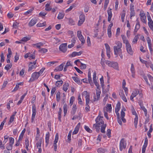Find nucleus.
Masks as SVG:
<instances>
[{
	"instance_id": "nucleus-26",
	"label": "nucleus",
	"mask_w": 153,
	"mask_h": 153,
	"mask_svg": "<svg viewBox=\"0 0 153 153\" xmlns=\"http://www.w3.org/2000/svg\"><path fill=\"white\" fill-rule=\"evenodd\" d=\"M107 151V150L102 148H100L98 149L97 152L98 153H105Z\"/></svg>"
},
{
	"instance_id": "nucleus-38",
	"label": "nucleus",
	"mask_w": 153,
	"mask_h": 153,
	"mask_svg": "<svg viewBox=\"0 0 153 153\" xmlns=\"http://www.w3.org/2000/svg\"><path fill=\"white\" fill-rule=\"evenodd\" d=\"M107 111L109 112L111 111L112 107L111 104H107L106 105Z\"/></svg>"
},
{
	"instance_id": "nucleus-63",
	"label": "nucleus",
	"mask_w": 153,
	"mask_h": 153,
	"mask_svg": "<svg viewBox=\"0 0 153 153\" xmlns=\"http://www.w3.org/2000/svg\"><path fill=\"white\" fill-rule=\"evenodd\" d=\"M47 14V13L46 12H41L39 14V16L41 17H43L45 16L46 14Z\"/></svg>"
},
{
	"instance_id": "nucleus-19",
	"label": "nucleus",
	"mask_w": 153,
	"mask_h": 153,
	"mask_svg": "<svg viewBox=\"0 0 153 153\" xmlns=\"http://www.w3.org/2000/svg\"><path fill=\"white\" fill-rule=\"evenodd\" d=\"M108 10H107V13L108 15V20L109 22H110L111 18L112 16V13L111 9V8H108Z\"/></svg>"
},
{
	"instance_id": "nucleus-22",
	"label": "nucleus",
	"mask_w": 153,
	"mask_h": 153,
	"mask_svg": "<svg viewBox=\"0 0 153 153\" xmlns=\"http://www.w3.org/2000/svg\"><path fill=\"white\" fill-rule=\"evenodd\" d=\"M49 137H50V134L49 132H48L46 134V136H45V142L46 143V147H47L48 146V145L49 143Z\"/></svg>"
},
{
	"instance_id": "nucleus-13",
	"label": "nucleus",
	"mask_w": 153,
	"mask_h": 153,
	"mask_svg": "<svg viewBox=\"0 0 153 153\" xmlns=\"http://www.w3.org/2000/svg\"><path fill=\"white\" fill-rule=\"evenodd\" d=\"M32 114L31 117V122L33 123L34 120L35 115L36 114V110L35 105H33L32 108Z\"/></svg>"
},
{
	"instance_id": "nucleus-55",
	"label": "nucleus",
	"mask_w": 153,
	"mask_h": 153,
	"mask_svg": "<svg viewBox=\"0 0 153 153\" xmlns=\"http://www.w3.org/2000/svg\"><path fill=\"white\" fill-rule=\"evenodd\" d=\"M8 53L7 55V58L10 57V55L12 54V53L11 51V49L10 48H8Z\"/></svg>"
},
{
	"instance_id": "nucleus-42",
	"label": "nucleus",
	"mask_w": 153,
	"mask_h": 153,
	"mask_svg": "<svg viewBox=\"0 0 153 153\" xmlns=\"http://www.w3.org/2000/svg\"><path fill=\"white\" fill-rule=\"evenodd\" d=\"M42 143V139H40L36 143V145L37 148L41 147Z\"/></svg>"
},
{
	"instance_id": "nucleus-27",
	"label": "nucleus",
	"mask_w": 153,
	"mask_h": 153,
	"mask_svg": "<svg viewBox=\"0 0 153 153\" xmlns=\"http://www.w3.org/2000/svg\"><path fill=\"white\" fill-rule=\"evenodd\" d=\"M35 68V66L34 65H32V62H30L28 65V71H31Z\"/></svg>"
},
{
	"instance_id": "nucleus-40",
	"label": "nucleus",
	"mask_w": 153,
	"mask_h": 153,
	"mask_svg": "<svg viewBox=\"0 0 153 153\" xmlns=\"http://www.w3.org/2000/svg\"><path fill=\"white\" fill-rule=\"evenodd\" d=\"M63 83V82L62 80L57 81L56 83V85L57 87H59L62 85Z\"/></svg>"
},
{
	"instance_id": "nucleus-50",
	"label": "nucleus",
	"mask_w": 153,
	"mask_h": 153,
	"mask_svg": "<svg viewBox=\"0 0 153 153\" xmlns=\"http://www.w3.org/2000/svg\"><path fill=\"white\" fill-rule=\"evenodd\" d=\"M62 109L61 108H60L59 111L58 112V119L60 121H61V113L62 112Z\"/></svg>"
},
{
	"instance_id": "nucleus-12",
	"label": "nucleus",
	"mask_w": 153,
	"mask_h": 153,
	"mask_svg": "<svg viewBox=\"0 0 153 153\" xmlns=\"http://www.w3.org/2000/svg\"><path fill=\"white\" fill-rule=\"evenodd\" d=\"M67 44L66 43L62 44L59 47V50L63 53H65L67 49Z\"/></svg>"
},
{
	"instance_id": "nucleus-14",
	"label": "nucleus",
	"mask_w": 153,
	"mask_h": 153,
	"mask_svg": "<svg viewBox=\"0 0 153 153\" xmlns=\"http://www.w3.org/2000/svg\"><path fill=\"white\" fill-rule=\"evenodd\" d=\"M126 46V48L127 52L130 55H132L133 53V51L132 50L131 45L130 43L127 44Z\"/></svg>"
},
{
	"instance_id": "nucleus-52",
	"label": "nucleus",
	"mask_w": 153,
	"mask_h": 153,
	"mask_svg": "<svg viewBox=\"0 0 153 153\" xmlns=\"http://www.w3.org/2000/svg\"><path fill=\"white\" fill-rule=\"evenodd\" d=\"M141 109L144 111V114L145 116H147V111L146 109L143 106H142V107H140Z\"/></svg>"
},
{
	"instance_id": "nucleus-33",
	"label": "nucleus",
	"mask_w": 153,
	"mask_h": 153,
	"mask_svg": "<svg viewBox=\"0 0 153 153\" xmlns=\"http://www.w3.org/2000/svg\"><path fill=\"white\" fill-rule=\"evenodd\" d=\"M63 108L64 115L65 116L66 115L68 111L67 105L66 104H65L63 106Z\"/></svg>"
},
{
	"instance_id": "nucleus-28",
	"label": "nucleus",
	"mask_w": 153,
	"mask_h": 153,
	"mask_svg": "<svg viewBox=\"0 0 153 153\" xmlns=\"http://www.w3.org/2000/svg\"><path fill=\"white\" fill-rule=\"evenodd\" d=\"M142 77H143V78L144 79L145 81H146V84L147 85H149V86H150V85L149 83V82H148V79H147L146 76H145L144 73H143V72H142Z\"/></svg>"
},
{
	"instance_id": "nucleus-36",
	"label": "nucleus",
	"mask_w": 153,
	"mask_h": 153,
	"mask_svg": "<svg viewBox=\"0 0 153 153\" xmlns=\"http://www.w3.org/2000/svg\"><path fill=\"white\" fill-rule=\"evenodd\" d=\"M48 51V50L47 49L42 48H40L38 51L41 53H44L47 52Z\"/></svg>"
},
{
	"instance_id": "nucleus-8",
	"label": "nucleus",
	"mask_w": 153,
	"mask_h": 153,
	"mask_svg": "<svg viewBox=\"0 0 153 153\" xmlns=\"http://www.w3.org/2000/svg\"><path fill=\"white\" fill-rule=\"evenodd\" d=\"M147 16L148 20V25L150 29L153 30V21L152 19L150 14L148 12H147Z\"/></svg>"
},
{
	"instance_id": "nucleus-64",
	"label": "nucleus",
	"mask_w": 153,
	"mask_h": 153,
	"mask_svg": "<svg viewBox=\"0 0 153 153\" xmlns=\"http://www.w3.org/2000/svg\"><path fill=\"white\" fill-rule=\"evenodd\" d=\"M7 145L6 147V148L8 151H9L11 150L12 149L13 146L9 144H7Z\"/></svg>"
},
{
	"instance_id": "nucleus-3",
	"label": "nucleus",
	"mask_w": 153,
	"mask_h": 153,
	"mask_svg": "<svg viewBox=\"0 0 153 153\" xmlns=\"http://www.w3.org/2000/svg\"><path fill=\"white\" fill-rule=\"evenodd\" d=\"M131 111L132 114L135 116V117L134 119V124L135 128H136L137 127L138 118L136 111L133 106H132L131 108Z\"/></svg>"
},
{
	"instance_id": "nucleus-53",
	"label": "nucleus",
	"mask_w": 153,
	"mask_h": 153,
	"mask_svg": "<svg viewBox=\"0 0 153 153\" xmlns=\"http://www.w3.org/2000/svg\"><path fill=\"white\" fill-rule=\"evenodd\" d=\"M9 140L10 141L9 144L13 146L14 143V138L12 137H10L9 138Z\"/></svg>"
},
{
	"instance_id": "nucleus-4",
	"label": "nucleus",
	"mask_w": 153,
	"mask_h": 153,
	"mask_svg": "<svg viewBox=\"0 0 153 153\" xmlns=\"http://www.w3.org/2000/svg\"><path fill=\"white\" fill-rule=\"evenodd\" d=\"M40 75L36 72H33L31 75V77L29 81V82H31L38 79Z\"/></svg>"
},
{
	"instance_id": "nucleus-45",
	"label": "nucleus",
	"mask_w": 153,
	"mask_h": 153,
	"mask_svg": "<svg viewBox=\"0 0 153 153\" xmlns=\"http://www.w3.org/2000/svg\"><path fill=\"white\" fill-rule=\"evenodd\" d=\"M88 81L89 83L91 84L92 82L91 77V73L90 71H89L88 73Z\"/></svg>"
},
{
	"instance_id": "nucleus-16",
	"label": "nucleus",
	"mask_w": 153,
	"mask_h": 153,
	"mask_svg": "<svg viewBox=\"0 0 153 153\" xmlns=\"http://www.w3.org/2000/svg\"><path fill=\"white\" fill-rule=\"evenodd\" d=\"M146 40L147 43L148 44L149 48L151 54H152L153 50L152 48V45L151 43V40L149 37H147Z\"/></svg>"
},
{
	"instance_id": "nucleus-9",
	"label": "nucleus",
	"mask_w": 153,
	"mask_h": 153,
	"mask_svg": "<svg viewBox=\"0 0 153 153\" xmlns=\"http://www.w3.org/2000/svg\"><path fill=\"white\" fill-rule=\"evenodd\" d=\"M140 16L141 22L145 24H147L146 17L145 15V13L143 12H140Z\"/></svg>"
},
{
	"instance_id": "nucleus-21",
	"label": "nucleus",
	"mask_w": 153,
	"mask_h": 153,
	"mask_svg": "<svg viewBox=\"0 0 153 153\" xmlns=\"http://www.w3.org/2000/svg\"><path fill=\"white\" fill-rule=\"evenodd\" d=\"M80 125V123H79L76 126L73 132V134H76L78 133L79 130Z\"/></svg>"
},
{
	"instance_id": "nucleus-32",
	"label": "nucleus",
	"mask_w": 153,
	"mask_h": 153,
	"mask_svg": "<svg viewBox=\"0 0 153 153\" xmlns=\"http://www.w3.org/2000/svg\"><path fill=\"white\" fill-rule=\"evenodd\" d=\"M43 44L41 42H38L36 44H33V46H35L37 48H40V47L43 45Z\"/></svg>"
},
{
	"instance_id": "nucleus-37",
	"label": "nucleus",
	"mask_w": 153,
	"mask_h": 153,
	"mask_svg": "<svg viewBox=\"0 0 153 153\" xmlns=\"http://www.w3.org/2000/svg\"><path fill=\"white\" fill-rule=\"evenodd\" d=\"M65 16V14L63 13H59L57 17V19H62Z\"/></svg>"
},
{
	"instance_id": "nucleus-20",
	"label": "nucleus",
	"mask_w": 153,
	"mask_h": 153,
	"mask_svg": "<svg viewBox=\"0 0 153 153\" xmlns=\"http://www.w3.org/2000/svg\"><path fill=\"white\" fill-rule=\"evenodd\" d=\"M64 64L63 63L61 64L59 66L57 67L55 69L54 71H62L63 68L64 66Z\"/></svg>"
},
{
	"instance_id": "nucleus-61",
	"label": "nucleus",
	"mask_w": 153,
	"mask_h": 153,
	"mask_svg": "<svg viewBox=\"0 0 153 153\" xmlns=\"http://www.w3.org/2000/svg\"><path fill=\"white\" fill-rule=\"evenodd\" d=\"M0 56L1 57V62H4V53H3L2 52L1 53V55H0Z\"/></svg>"
},
{
	"instance_id": "nucleus-57",
	"label": "nucleus",
	"mask_w": 153,
	"mask_h": 153,
	"mask_svg": "<svg viewBox=\"0 0 153 153\" xmlns=\"http://www.w3.org/2000/svg\"><path fill=\"white\" fill-rule=\"evenodd\" d=\"M105 45L106 50V51H111L110 47L108 44H105Z\"/></svg>"
},
{
	"instance_id": "nucleus-18",
	"label": "nucleus",
	"mask_w": 153,
	"mask_h": 153,
	"mask_svg": "<svg viewBox=\"0 0 153 153\" xmlns=\"http://www.w3.org/2000/svg\"><path fill=\"white\" fill-rule=\"evenodd\" d=\"M37 22V20L35 18H33L28 23V26L31 27L35 25Z\"/></svg>"
},
{
	"instance_id": "nucleus-43",
	"label": "nucleus",
	"mask_w": 153,
	"mask_h": 153,
	"mask_svg": "<svg viewBox=\"0 0 153 153\" xmlns=\"http://www.w3.org/2000/svg\"><path fill=\"white\" fill-rule=\"evenodd\" d=\"M140 35L138 34L135 36L132 42L134 43H136L137 42V40L139 38L138 36H140Z\"/></svg>"
},
{
	"instance_id": "nucleus-31",
	"label": "nucleus",
	"mask_w": 153,
	"mask_h": 153,
	"mask_svg": "<svg viewBox=\"0 0 153 153\" xmlns=\"http://www.w3.org/2000/svg\"><path fill=\"white\" fill-rule=\"evenodd\" d=\"M121 36L123 40V42L124 43L126 44V45L127 44L129 43L128 41L126 39V38L125 36L122 35Z\"/></svg>"
},
{
	"instance_id": "nucleus-23",
	"label": "nucleus",
	"mask_w": 153,
	"mask_h": 153,
	"mask_svg": "<svg viewBox=\"0 0 153 153\" xmlns=\"http://www.w3.org/2000/svg\"><path fill=\"white\" fill-rule=\"evenodd\" d=\"M72 78L74 80L76 83H77L78 84H82V80H80L79 79L76 77L73 76L72 77Z\"/></svg>"
},
{
	"instance_id": "nucleus-24",
	"label": "nucleus",
	"mask_w": 153,
	"mask_h": 153,
	"mask_svg": "<svg viewBox=\"0 0 153 153\" xmlns=\"http://www.w3.org/2000/svg\"><path fill=\"white\" fill-rule=\"evenodd\" d=\"M82 51H80L79 52H73L71 56V57H74L76 56H80L82 53Z\"/></svg>"
},
{
	"instance_id": "nucleus-30",
	"label": "nucleus",
	"mask_w": 153,
	"mask_h": 153,
	"mask_svg": "<svg viewBox=\"0 0 153 153\" xmlns=\"http://www.w3.org/2000/svg\"><path fill=\"white\" fill-rule=\"evenodd\" d=\"M26 131V129L25 128L22 131V132L21 133L20 135L19 139V140H22V139L23 138L24 134Z\"/></svg>"
},
{
	"instance_id": "nucleus-44",
	"label": "nucleus",
	"mask_w": 153,
	"mask_h": 153,
	"mask_svg": "<svg viewBox=\"0 0 153 153\" xmlns=\"http://www.w3.org/2000/svg\"><path fill=\"white\" fill-rule=\"evenodd\" d=\"M79 40L81 42V44L83 45L85 42V40L83 36H80L79 38H78Z\"/></svg>"
},
{
	"instance_id": "nucleus-47",
	"label": "nucleus",
	"mask_w": 153,
	"mask_h": 153,
	"mask_svg": "<svg viewBox=\"0 0 153 153\" xmlns=\"http://www.w3.org/2000/svg\"><path fill=\"white\" fill-rule=\"evenodd\" d=\"M30 37H27V36H25L22 38L21 41L23 42H26L30 40Z\"/></svg>"
},
{
	"instance_id": "nucleus-56",
	"label": "nucleus",
	"mask_w": 153,
	"mask_h": 153,
	"mask_svg": "<svg viewBox=\"0 0 153 153\" xmlns=\"http://www.w3.org/2000/svg\"><path fill=\"white\" fill-rule=\"evenodd\" d=\"M84 128L88 132L91 133L92 132V131L87 126H84Z\"/></svg>"
},
{
	"instance_id": "nucleus-60",
	"label": "nucleus",
	"mask_w": 153,
	"mask_h": 153,
	"mask_svg": "<svg viewBox=\"0 0 153 153\" xmlns=\"http://www.w3.org/2000/svg\"><path fill=\"white\" fill-rule=\"evenodd\" d=\"M75 100V97L74 96H72L71 97L70 100V104L71 105L73 104L74 101Z\"/></svg>"
},
{
	"instance_id": "nucleus-39",
	"label": "nucleus",
	"mask_w": 153,
	"mask_h": 153,
	"mask_svg": "<svg viewBox=\"0 0 153 153\" xmlns=\"http://www.w3.org/2000/svg\"><path fill=\"white\" fill-rule=\"evenodd\" d=\"M100 126L96 124H94L93 125V127L95 128L96 131L97 132H99L100 129Z\"/></svg>"
},
{
	"instance_id": "nucleus-48",
	"label": "nucleus",
	"mask_w": 153,
	"mask_h": 153,
	"mask_svg": "<svg viewBox=\"0 0 153 153\" xmlns=\"http://www.w3.org/2000/svg\"><path fill=\"white\" fill-rule=\"evenodd\" d=\"M46 23L45 22H44L43 23H39L37 24L36 26L37 27H40L46 25Z\"/></svg>"
},
{
	"instance_id": "nucleus-34",
	"label": "nucleus",
	"mask_w": 153,
	"mask_h": 153,
	"mask_svg": "<svg viewBox=\"0 0 153 153\" xmlns=\"http://www.w3.org/2000/svg\"><path fill=\"white\" fill-rule=\"evenodd\" d=\"M69 87V84L68 83H65L63 86V90L66 92L68 88Z\"/></svg>"
},
{
	"instance_id": "nucleus-41",
	"label": "nucleus",
	"mask_w": 153,
	"mask_h": 153,
	"mask_svg": "<svg viewBox=\"0 0 153 153\" xmlns=\"http://www.w3.org/2000/svg\"><path fill=\"white\" fill-rule=\"evenodd\" d=\"M50 3H47L45 6V10L47 11H50L51 10V8L50 6Z\"/></svg>"
},
{
	"instance_id": "nucleus-5",
	"label": "nucleus",
	"mask_w": 153,
	"mask_h": 153,
	"mask_svg": "<svg viewBox=\"0 0 153 153\" xmlns=\"http://www.w3.org/2000/svg\"><path fill=\"white\" fill-rule=\"evenodd\" d=\"M126 141L123 138H122L120 142V150L121 151L124 149L126 148Z\"/></svg>"
},
{
	"instance_id": "nucleus-58",
	"label": "nucleus",
	"mask_w": 153,
	"mask_h": 153,
	"mask_svg": "<svg viewBox=\"0 0 153 153\" xmlns=\"http://www.w3.org/2000/svg\"><path fill=\"white\" fill-rule=\"evenodd\" d=\"M77 99L78 101V103L80 105H82V101L81 98V95L80 94H79Z\"/></svg>"
},
{
	"instance_id": "nucleus-51",
	"label": "nucleus",
	"mask_w": 153,
	"mask_h": 153,
	"mask_svg": "<svg viewBox=\"0 0 153 153\" xmlns=\"http://www.w3.org/2000/svg\"><path fill=\"white\" fill-rule=\"evenodd\" d=\"M60 92H58L56 94V100L59 102L60 100Z\"/></svg>"
},
{
	"instance_id": "nucleus-6",
	"label": "nucleus",
	"mask_w": 153,
	"mask_h": 153,
	"mask_svg": "<svg viewBox=\"0 0 153 153\" xmlns=\"http://www.w3.org/2000/svg\"><path fill=\"white\" fill-rule=\"evenodd\" d=\"M96 95L97 98H96V96L94 94V95L93 97L94 100H91V101L92 102H94L95 101H97L100 99V94H101V91L100 89H99V88L98 89H97L96 90Z\"/></svg>"
},
{
	"instance_id": "nucleus-7",
	"label": "nucleus",
	"mask_w": 153,
	"mask_h": 153,
	"mask_svg": "<svg viewBox=\"0 0 153 153\" xmlns=\"http://www.w3.org/2000/svg\"><path fill=\"white\" fill-rule=\"evenodd\" d=\"M82 96H85L86 100V105H88L90 102V94L86 91H83L82 94Z\"/></svg>"
},
{
	"instance_id": "nucleus-35",
	"label": "nucleus",
	"mask_w": 153,
	"mask_h": 153,
	"mask_svg": "<svg viewBox=\"0 0 153 153\" xmlns=\"http://www.w3.org/2000/svg\"><path fill=\"white\" fill-rule=\"evenodd\" d=\"M106 126V124H105L102 125V126H100V127H101L100 129L101 132L102 133H105V129Z\"/></svg>"
},
{
	"instance_id": "nucleus-1",
	"label": "nucleus",
	"mask_w": 153,
	"mask_h": 153,
	"mask_svg": "<svg viewBox=\"0 0 153 153\" xmlns=\"http://www.w3.org/2000/svg\"><path fill=\"white\" fill-rule=\"evenodd\" d=\"M116 45L114 47V50L115 55L116 57L118 56V55L120 56L121 59L123 58V55L121 48L122 46V43L119 41L117 42L116 43Z\"/></svg>"
},
{
	"instance_id": "nucleus-54",
	"label": "nucleus",
	"mask_w": 153,
	"mask_h": 153,
	"mask_svg": "<svg viewBox=\"0 0 153 153\" xmlns=\"http://www.w3.org/2000/svg\"><path fill=\"white\" fill-rule=\"evenodd\" d=\"M71 131H70L68 135V142L70 143L71 141Z\"/></svg>"
},
{
	"instance_id": "nucleus-15",
	"label": "nucleus",
	"mask_w": 153,
	"mask_h": 153,
	"mask_svg": "<svg viewBox=\"0 0 153 153\" xmlns=\"http://www.w3.org/2000/svg\"><path fill=\"white\" fill-rule=\"evenodd\" d=\"M137 22L134 31V34L135 35L137 30L139 29L140 27V23L138 18L136 20Z\"/></svg>"
},
{
	"instance_id": "nucleus-62",
	"label": "nucleus",
	"mask_w": 153,
	"mask_h": 153,
	"mask_svg": "<svg viewBox=\"0 0 153 153\" xmlns=\"http://www.w3.org/2000/svg\"><path fill=\"white\" fill-rule=\"evenodd\" d=\"M147 76L150 82H153V77H152L149 74H148Z\"/></svg>"
},
{
	"instance_id": "nucleus-49",
	"label": "nucleus",
	"mask_w": 153,
	"mask_h": 153,
	"mask_svg": "<svg viewBox=\"0 0 153 153\" xmlns=\"http://www.w3.org/2000/svg\"><path fill=\"white\" fill-rule=\"evenodd\" d=\"M12 64L11 63H10V64H7L4 67V69L6 70L7 71H8L12 67Z\"/></svg>"
},
{
	"instance_id": "nucleus-10",
	"label": "nucleus",
	"mask_w": 153,
	"mask_h": 153,
	"mask_svg": "<svg viewBox=\"0 0 153 153\" xmlns=\"http://www.w3.org/2000/svg\"><path fill=\"white\" fill-rule=\"evenodd\" d=\"M79 20L78 22V25L79 26H81L85 20V16L83 14H81L79 16Z\"/></svg>"
},
{
	"instance_id": "nucleus-25",
	"label": "nucleus",
	"mask_w": 153,
	"mask_h": 153,
	"mask_svg": "<svg viewBox=\"0 0 153 153\" xmlns=\"http://www.w3.org/2000/svg\"><path fill=\"white\" fill-rule=\"evenodd\" d=\"M131 76L133 78H135V69L133 64H131Z\"/></svg>"
},
{
	"instance_id": "nucleus-11",
	"label": "nucleus",
	"mask_w": 153,
	"mask_h": 153,
	"mask_svg": "<svg viewBox=\"0 0 153 153\" xmlns=\"http://www.w3.org/2000/svg\"><path fill=\"white\" fill-rule=\"evenodd\" d=\"M140 92L139 90L138 89H136L133 91L130 96V99L132 101H134V98L136 96L139 94Z\"/></svg>"
},
{
	"instance_id": "nucleus-17",
	"label": "nucleus",
	"mask_w": 153,
	"mask_h": 153,
	"mask_svg": "<svg viewBox=\"0 0 153 153\" xmlns=\"http://www.w3.org/2000/svg\"><path fill=\"white\" fill-rule=\"evenodd\" d=\"M95 121L96 123V124L100 126L105 124L103 120L102 119H100V118H99V116H98L96 118Z\"/></svg>"
},
{
	"instance_id": "nucleus-29",
	"label": "nucleus",
	"mask_w": 153,
	"mask_h": 153,
	"mask_svg": "<svg viewBox=\"0 0 153 153\" xmlns=\"http://www.w3.org/2000/svg\"><path fill=\"white\" fill-rule=\"evenodd\" d=\"M120 108V102H118L117 104L116 107L115 108V112L117 113L118 112Z\"/></svg>"
},
{
	"instance_id": "nucleus-2",
	"label": "nucleus",
	"mask_w": 153,
	"mask_h": 153,
	"mask_svg": "<svg viewBox=\"0 0 153 153\" xmlns=\"http://www.w3.org/2000/svg\"><path fill=\"white\" fill-rule=\"evenodd\" d=\"M105 63L109 67H112L117 70H119L118 64L117 62L106 60L105 61Z\"/></svg>"
},
{
	"instance_id": "nucleus-46",
	"label": "nucleus",
	"mask_w": 153,
	"mask_h": 153,
	"mask_svg": "<svg viewBox=\"0 0 153 153\" xmlns=\"http://www.w3.org/2000/svg\"><path fill=\"white\" fill-rule=\"evenodd\" d=\"M148 144V139L146 137L145 139L144 143L142 148H146Z\"/></svg>"
},
{
	"instance_id": "nucleus-59",
	"label": "nucleus",
	"mask_w": 153,
	"mask_h": 153,
	"mask_svg": "<svg viewBox=\"0 0 153 153\" xmlns=\"http://www.w3.org/2000/svg\"><path fill=\"white\" fill-rule=\"evenodd\" d=\"M100 84H101V86L102 88H103L104 86V82L103 79V77L102 76L101 78L100 79Z\"/></svg>"
}]
</instances>
